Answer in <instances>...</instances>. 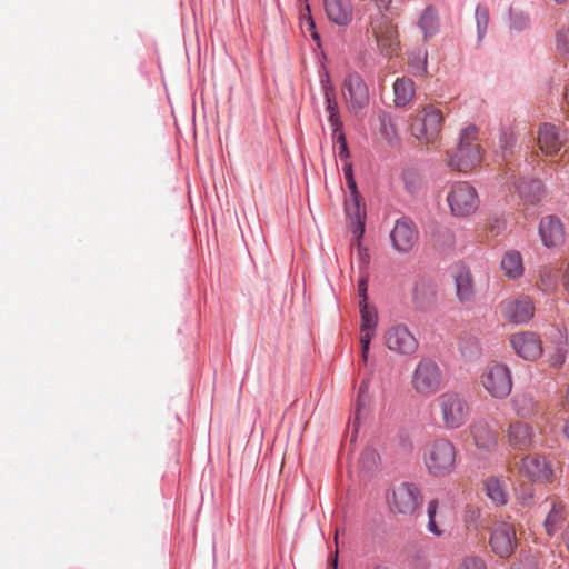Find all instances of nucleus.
Wrapping results in <instances>:
<instances>
[{
  "label": "nucleus",
  "instance_id": "1",
  "mask_svg": "<svg viewBox=\"0 0 569 569\" xmlns=\"http://www.w3.org/2000/svg\"><path fill=\"white\" fill-rule=\"evenodd\" d=\"M436 405L447 429H458L469 420L471 406L467 392L448 390L438 396Z\"/></svg>",
  "mask_w": 569,
  "mask_h": 569
},
{
  "label": "nucleus",
  "instance_id": "2",
  "mask_svg": "<svg viewBox=\"0 0 569 569\" xmlns=\"http://www.w3.org/2000/svg\"><path fill=\"white\" fill-rule=\"evenodd\" d=\"M456 455L453 443L446 438H439L426 446L423 461L430 475L442 477L452 470Z\"/></svg>",
  "mask_w": 569,
  "mask_h": 569
},
{
  "label": "nucleus",
  "instance_id": "3",
  "mask_svg": "<svg viewBox=\"0 0 569 569\" xmlns=\"http://www.w3.org/2000/svg\"><path fill=\"white\" fill-rule=\"evenodd\" d=\"M477 134L476 126H469L461 131L457 150L449 156L448 164L451 168L468 171L481 162V149L475 143Z\"/></svg>",
  "mask_w": 569,
  "mask_h": 569
},
{
  "label": "nucleus",
  "instance_id": "4",
  "mask_svg": "<svg viewBox=\"0 0 569 569\" xmlns=\"http://www.w3.org/2000/svg\"><path fill=\"white\" fill-rule=\"evenodd\" d=\"M445 375L441 367L431 358H422L411 376L412 389L420 396L437 393L443 385Z\"/></svg>",
  "mask_w": 569,
  "mask_h": 569
},
{
  "label": "nucleus",
  "instance_id": "5",
  "mask_svg": "<svg viewBox=\"0 0 569 569\" xmlns=\"http://www.w3.org/2000/svg\"><path fill=\"white\" fill-rule=\"evenodd\" d=\"M370 30L385 57H391L400 48L398 27L386 12H377L370 18Z\"/></svg>",
  "mask_w": 569,
  "mask_h": 569
},
{
  "label": "nucleus",
  "instance_id": "6",
  "mask_svg": "<svg viewBox=\"0 0 569 569\" xmlns=\"http://www.w3.org/2000/svg\"><path fill=\"white\" fill-rule=\"evenodd\" d=\"M443 114L433 104L426 106L418 118L411 124L412 134L420 141L433 143L441 131Z\"/></svg>",
  "mask_w": 569,
  "mask_h": 569
},
{
  "label": "nucleus",
  "instance_id": "7",
  "mask_svg": "<svg viewBox=\"0 0 569 569\" xmlns=\"http://www.w3.org/2000/svg\"><path fill=\"white\" fill-rule=\"evenodd\" d=\"M489 546L492 552L499 558H509L517 548V536L513 523L505 520H495L490 527Z\"/></svg>",
  "mask_w": 569,
  "mask_h": 569
},
{
  "label": "nucleus",
  "instance_id": "8",
  "mask_svg": "<svg viewBox=\"0 0 569 569\" xmlns=\"http://www.w3.org/2000/svg\"><path fill=\"white\" fill-rule=\"evenodd\" d=\"M482 385L491 397L497 399L507 398L512 389L510 369L503 363L490 365L482 376Z\"/></svg>",
  "mask_w": 569,
  "mask_h": 569
},
{
  "label": "nucleus",
  "instance_id": "9",
  "mask_svg": "<svg viewBox=\"0 0 569 569\" xmlns=\"http://www.w3.org/2000/svg\"><path fill=\"white\" fill-rule=\"evenodd\" d=\"M448 202L452 214L465 217L476 211L479 200L473 187L467 182H458L452 186Z\"/></svg>",
  "mask_w": 569,
  "mask_h": 569
},
{
  "label": "nucleus",
  "instance_id": "10",
  "mask_svg": "<svg viewBox=\"0 0 569 569\" xmlns=\"http://www.w3.org/2000/svg\"><path fill=\"white\" fill-rule=\"evenodd\" d=\"M535 311L532 298L525 295L506 299L500 303L502 317L515 325L528 323L533 318Z\"/></svg>",
  "mask_w": 569,
  "mask_h": 569
},
{
  "label": "nucleus",
  "instance_id": "11",
  "mask_svg": "<svg viewBox=\"0 0 569 569\" xmlns=\"http://www.w3.org/2000/svg\"><path fill=\"white\" fill-rule=\"evenodd\" d=\"M342 92L349 110L353 113L362 110L369 103L368 87L358 73H349L346 76Z\"/></svg>",
  "mask_w": 569,
  "mask_h": 569
},
{
  "label": "nucleus",
  "instance_id": "12",
  "mask_svg": "<svg viewBox=\"0 0 569 569\" xmlns=\"http://www.w3.org/2000/svg\"><path fill=\"white\" fill-rule=\"evenodd\" d=\"M509 341L516 355L527 361H535L542 355L541 338L533 331L513 333L510 336Z\"/></svg>",
  "mask_w": 569,
  "mask_h": 569
},
{
  "label": "nucleus",
  "instance_id": "13",
  "mask_svg": "<svg viewBox=\"0 0 569 569\" xmlns=\"http://www.w3.org/2000/svg\"><path fill=\"white\" fill-rule=\"evenodd\" d=\"M518 472L533 481L551 482L553 470L546 458L540 455H529L517 463Z\"/></svg>",
  "mask_w": 569,
  "mask_h": 569
},
{
  "label": "nucleus",
  "instance_id": "14",
  "mask_svg": "<svg viewBox=\"0 0 569 569\" xmlns=\"http://www.w3.org/2000/svg\"><path fill=\"white\" fill-rule=\"evenodd\" d=\"M387 347L400 355H412L418 349V341L405 325H396L385 335Z\"/></svg>",
  "mask_w": 569,
  "mask_h": 569
},
{
  "label": "nucleus",
  "instance_id": "15",
  "mask_svg": "<svg viewBox=\"0 0 569 569\" xmlns=\"http://www.w3.org/2000/svg\"><path fill=\"white\" fill-rule=\"evenodd\" d=\"M422 503L420 489L411 482H403L393 490V506L402 515H412Z\"/></svg>",
  "mask_w": 569,
  "mask_h": 569
},
{
  "label": "nucleus",
  "instance_id": "16",
  "mask_svg": "<svg viewBox=\"0 0 569 569\" xmlns=\"http://www.w3.org/2000/svg\"><path fill=\"white\" fill-rule=\"evenodd\" d=\"M360 316H361V360L367 362L370 350V343L375 336V330L378 323V315L376 309L370 306L367 301L359 302Z\"/></svg>",
  "mask_w": 569,
  "mask_h": 569
},
{
  "label": "nucleus",
  "instance_id": "17",
  "mask_svg": "<svg viewBox=\"0 0 569 569\" xmlns=\"http://www.w3.org/2000/svg\"><path fill=\"white\" fill-rule=\"evenodd\" d=\"M390 238L393 248L399 252H408L412 249L418 240V231L413 221L409 218L402 217L397 220Z\"/></svg>",
  "mask_w": 569,
  "mask_h": 569
},
{
  "label": "nucleus",
  "instance_id": "18",
  "mask_svg": "<svg viewBox=\"0 0 569 569\" xmlns=\"http://www.w3.org/2000/svg\"><path fill=\"white\" fill-rule=\"evenodd\" d=\"M566 141V133L551 123L539 127L538 143L540 150L547 156H556Z\"/></svg>",
  "mask_w": 569,
  "mask_h": 569
},
{
  "label": "nucleus",
  "instance_id": "19",
  "mask_svg": "<svg viewBox=\"0 0 569 569\" xmlns=\"http://www.w3.org/2000/svg\"><path fill=\"white\" fill-rule=\"evenodd\" d=\"M345 211L351 232L359 241L365 233L366 208L361 198L349 197L345 200Z\"/></svg>",
  "mask_w": 569,
  "mask_h": 569
},
{
  "label": "nucleus",
  "instance_id": "20",
  "mask_svg": "<svg viewBox=\"0 0 569 569\" xmlns=\"http://www.w3.org/2000/svg\"><path fill=\"white\" fill-rule=\"evenodd\" d=\"M539 234L547 248L557 247L565 240L563 226L555 216H547L540 220Z\"/></svg>",
  "mask_w": 569,
  "mask_h": 569
},
{
  "label": "nucleus",
  "instance_id": "21",
  "mask_svg": "<svg viewBox=\"0 0 569 569\" xmlns=\"http://www.w3.org/2000/svg\"><path fill=\"white\" fill-rule=\"evenodd\" d=\"M456 284V295L461 303L472 302L475 299V284L470 270L466 266H457L452 271Z\"/></svg>",
  "mask_w": 569,
  "mask_h": 569
},
{
  "label": "nucleus",
  "instance_id": "22",
  "mask_svg": "<svg viewBox=\"0 0 569 569\" xmlns=\"http://www.w3.org/2000/svg\"><path fill=\"white\" fill-rule=\"evenodd\" d=\"M437 299V289L435 282L426 277L416 280L412 300L420 310H427L432 307Z\"/></svg>",
  "mask_w": 569,
  "mask_h": 569
},
{
  "label": "nucleus",
  "instance_id": "23",
  "mask_svg": "<svg viewBox=\"0 0 569 569\" xmlns=\"http://www.w3.org/2000/svg\"><path fill=\"white\" fill-rule=\"evenodd\" d=\"M327 17L333 23L345 27L352 21L353 8L350 0H325Z\"/></svg>",
  "mask_w": 569,
  "mask_h": 569
},
{
  "label": "nucleus",
  "instance_id": "24",
  "mask_svg": "<svg viewBox=\"0 0 569 569\" xmlns=\"http://www.w3.org/2000/svg\"><path fill=\"white\" fill-rule=\"evenodd\" d=\"M546 502L550 503V510L545 519L543 526L549 536L560 531L566 520V506L557 498H548Z\"/></svg>",
  "mask_w": 569,
  "mask_h": 569
},
{
  "label": "nucleus",
  "instance_id": "25",
  "mask_svg": "<svg viewBox=\"0 0 569 569\" xmlns=\"http://www.w3.org/2000/svg\"><path fill=\"white\" fill-rule=\"evenodd\" d=\"M508 442L513 449L527 450L532 443V429L523 422L510 423Z\"/></svg>",
  "mask_w": 569,
  "mask_h": 569
},
{
  "label": "nucleus",
  "instance_id": "26",
  "mask_svg": "<svg viewBox=\"0 0 569 569\" xmlns=\"http://www.w3.org/2000/svg\"><path fill=\"white\" fill-rule=\"evenodd\" d=\"M418 27L423 34V42H428L439 32V13L433 6L423 9L418 20Z\"/></svg>",
  "mask_w": 569,
  "mask_h": 569
},
{
  "label": "nucleus",
  "instance_id": "27",
  "mask_svg": "<svg viewBox=\"0 0 569 569\" xmlns=\"http://www.w3.org/2000/svg\"><path fill=\"white\" fill-rule=\"evenodd\" d=\"M519 196L529 203L540 201L543 193L542 182L538 179L522 178L513 182Z\"/></svg>",
  "mask_w": 569,
  "mask_h": 569
},
{
  "label": "nucleus",
  "instance_id": "28",
  "mask_svg": "<svg viewBox=\"0 0 569 569\" xmlns=\"http://www.w3.org/2000/svg\"><path fill=\"white\" fill-rule=\"evenodd\" d=\"M532 24L531 16L528 11L510 7L508 10V30L511 34H519L530 30Z\"/></svg>",
  "mask_w": 569,
  "mask_h": 569
},
{
  "label": "nucleus",
  "instance_id": "29",
  "mask_svg": "<svg viewBox=\"0 0 569 569\" xmlns=\"http://www.w3.org/2000/svg\"><path fill=\"white\" fill-rule=\"evenodd\" d=\"M471 433L478 448L490 451L497 446L496 433L486 421H477L471 426Z\"/></svg>",
  "mask_w": 569,
  "mask_h": 569
},
{
  "label": "nucleus",
  "instance_id": "30",
  "mask_svg": "<svg viewBox=\"0 0 569 569\" xmlns=\"http://www.w3.org/2000/svg\"><path fill=\"white\" fill-rule=\"evenodd\" d=\"M323 97L326 101V112L332 131L342 129L343 123L340 118L339 106L336 98V91L331 86H323Z\"/></svg>",
  "mask_w": 569,
  "mask_h": 569
},
{
  "label": "nucleus",
  "instance_id": "31",
  "mask_svg": "<svg viewBox=\"0 0 569 569\" xmlns=\"http://www.w3.org/2000/svg\"><path fill=\"white\" fill-rule=\"evenodd\" d=\"M395 104L397 107L407 106L416 94V87L410 78H398L393 83Z\"/></svg>",
  "mask_w": 569,
  "mask_h": 569
},
{
  "label": "nucleus",
  "instance_id": "32",
  "mask_svg": "<svg viewBox=\"0 0 569 569\" xmlns=\"http://www.w3.org/2000/svg\"><path fill=\"white\" fill-rule=\"evenodd\" d=\"M501 269L510 279H518L523 274L522 257L519 251H507L501 259Z\"/></svg>",
  "mask_w": 569,
  "mask_h": 569
},
{
  "label": "nucleus",
  "instance_id": "33",
  "mask_svg": "<svg viewBox=\"0 0 569 569\" xmlns=\"http://www.w3.org/2000/svg\"><path fill=\"white\" fill-rule=\"evenodd\" d=\"M409 69L415 77L428 76V51L425 48H416L408 56Z\"/></svg>",
  "mask_w": 569,
  "mask_h": 569
},
{
  "label": "nucleus",
  "instance_id": "34",
  "mask_svg": "<svg viewBox=\"0 0 569 569\" xmlns=\"http://www.w3.org/2000/svg\"><path fill=\"white\" fill-rule=\"evenodd\" d=\"M485 490L488 498L497 506H503L508 501V493L502 480L490 477L485 481Z\"/></svg>",
  "mask_w": 569,
  "mask_h": 569
},
{
  "label": "nucleus",
  "instance_id": "35",
  "mask_svg": "<svg viewBox=\"0 0 569 569\" xmlns=\"http://www.w3.org/2000/svg\"><path fill=\"white\" fill-rule=\"evenodd\" d=\"M512 403L518 416L529 418L537 413V402L531 393H519L512 398Z\"/></svg>",
  "mask_w": 569,
  "mask_h": 569
},
{
  "label": "nucleus",
  "instance_id": "36",
  "mask_svg": "<svg viewBox=\"0 0 569 569\" xmlns=\"http://www.w3.org/2000/svg\"><path fill=\"white\" fill-rule=\"evenodd\" d=\"M475 20L477 27V40L480 43L488 31L490 12L489 8L483 3H478L475 10Z\"/></svg>",
  "mask_w": 569,
  "mask_h": 569
},
{
  "label": "nucleus",
  "instance_id": "37",
  "mask_svg": "<svg viewBox=\"0 0 569 569\" xmlns=\"http://www.w3.org/2000/svg\"><path fill=\"white\" fill-rule=\"evenodd\" d=\"M481 509L468 505L463 510L462 520L468 531L477 532L482 526Z\"/></svg>",
  "mask_w": 569,
  "mask_h": 569
},
{
  "label": "nucleus",
  "instance_id": "38",
  "mask_svg": "<svg viewBox=\"0 0 569 569\" xmlns=\"http://www.w3.org/2000/svg\"><path fill=\"white\" fill-rule=\"evenodd\" d=\"M557 56L569 60V27H561L556 34Z\"/></svg>",
  "mask_w": 569,
  "mask_h": 569
},
{
  "label": "nucleus",
  "instance_id": "39",
  "mask_svg": "<svg viewBox=\"0 0 569 569\" xmlns=\"http://www.w3.org/2000/svg\"><path fill=\"white\" fill-rule=\"evenodd\" d=\"M402 179L405 183L406 190L415 194L419 191L421 187V178L417 170L415 169H407L402 173Z\"/></svg>",
  "mask_w": 569,
  "mask_h": 569
},
{
  "label": "nucleus",
  "instance_id": "40",
  "mask_svg": "<svg viewBox=\"0 0 569 569\" xmlns=\"http://www.w3.org/2000/svg\"><path fill=\"white\" fill-rule=\"evenodd\" d=\"M437 509H438V500L432 499L428 503V507H427V515H428L427 529L432 535L440 537L443 533V531L439 528V526L436 521Z\"/></svg>",
  "mask_w": 569,
  "mask_h": 569
},
{
  "label": "nucleus",
  "instance_id": "41",
  "mask_svg": "<svg viewBox=\"0 0 569 569\" xmlns=\"http://www.w3.org/2000/svg\"><path fill=\"white\" fill-rule=\"evenodd\" d=\"M379 453L373 448H366L360 457L361 467L368 472L375 470L379 463Z\"/></svg>",
  "mask_w": 569,
  "mask_h": 569
},
{
  "label": "nucleus",
  "instance_id": "42",
  "mask_svg": "<svg viewBox=\"0 0 569 569\" xmlns=\"http://www.w3.org/2000/svg\"><path fill=\"white\" fill-rule=\"evenodd\" d=\"M500 148H501V157L503 161H507V157L512 153V148L516 143V138L512 132L503 130L500 133Z\"/></svg>",
  "mask_w": 569,
  "mask_h": 569
},
{
  "label": "nucleus",
  "instance_id": "43",
  "mask_svg": "<svg viewBox=\"0 0 569 569\" xmlns=\"http://www.w3.org/2000/svg\"><path fill=\"white\" fill-rule=\"evenodd\" d=\"M567 347L566 345H558L553 352L549 356V365L552 368L560 369L565 362L567 357Z\"/></svg>",
  "mask_w": 569,
  "mask_h": 569
},
{
  "label": "nucleus",
  "instance_id": "44",
  "mask_svg": "<svg viewBox=\"0 0 569 569\" xmlns=\"http://www.w3.org/2000/svg\"><path fill=\"white\" fill-rule=\"evenodd\" d=\"M331 137H332L333 142L339 144L338 154H339L340 159L348 158L349 150H348L347 139H346V136H345L342 129L332 131Z\"/></svg>",
  "mask_w": 569,
  "mask_h": 569
},
{
  "label": "nucleus",
  "instance_id": "45",
  "mask_svg": "<svg viewBox=\"0 0 569 569\" xmlns=\"http://www.w3.org/2000/svg\"><path fill=\"white\" fill-rule=\"evenodd\" d=\"M459 569H487L482 558L478 556H468L462 560Z\"/></svg>",
  "mask_w": 569,
  "mask_h": 569
},
{
  "label": "nucleus",
  "instance_id": "46",
  "mask_svg": "<svg viewBox=\"0 0 569 569\" xmlns=\"http://www.w3.org/2000/svg\"><path fill=\"white\" fill-rule=\"evenodd\" d=\"M367 386L365 383H362L359 388V395H358V400H357V405H356V410H355V421L357 422L361 415H362V410L365 409V390H366Z\"/></svg>",
  "mask_w": 569,
  "mask_h": 569
},
{
  "label": "nucleus",
  "instance_id": "47",
  "mask_svg": "<svg viewBox=\"0 0 569 569\" xmlns=\"http://www.w3.org/2000/svg\"><path fill=\"white\" fill-rule=\"evenodd\" d=\"M367 290H368V281L365 277H361L358 281V293H359V297L361 298L360 302L367 301V299H368Z\"/></svg>",
  "mask_w": 569,
  "mask_h": 569
},
{
  "label": "nucleus",
  "instance_id": "48",
  "mask_svg": "<svg viewBox=\"0 0 569 569\" xmlns=\"http://www.w3.org/2000/svg\"><path fill=\"white\" fill-rule=\"evenodd\" d=\"M541 282L546 287V289H551L552 287H555L556 282L555 278L551 274V271L541 273Z\"/></svg>",
  "mask_w": 569,
  "mask_h": 569
},
{
  "label": "nucleus",
  "instance_id": "49",
  "mask_svg": "<svg viewBox=\"0 0 569 569\" xmlns=\"http://www.w3.org/2000/svg\"><path fill=\"white\" fill-rule=\"evenodd\" d=\"M346 182H347L348 189L350 190V197L361 198V196H360V193L358 191L355 178L353 177H349V179L346 180Z\"/></svg>",
  "mask_w": 569,
  "mask_h": 569
},
{
  "label": "nucleus",
  "instance_id": "50",
  "mask_svg": "<svg viewBox=\"0 0 569 569\" xmlns=\"http://www.w3.org/2000/svg\"><path fill=\"white\" fill-rule=\"evenodd\" d=\"M302 29L308 32H312L316 29V22L313 18L309 14L306 20L302 22Z\"/></svg>",
  "mask_w": 569,
  "mask_h": 569
},
{
  "label": "nucleus",
  "instance_id": "51",
  "mask_svg": "<svg viewBox=\"0 0 569 569\" xmlns=\"http://www.w3.org/2000/svg\"><path fill=\"white\" fill-rule=\"evenodd\" d=\"M343 173H345V178H346V180H348V179H349V177H353V173H352V167H351V164H350V163H349V164H345V167H343Z\"/></svg>",
  "mask_w": 569,
  "mask_h": 569
},
{
  "label": "nucleus",
  "instance_id": "52",
  "mask_svg": "<svg viewBox=\"0 0 569 569\" xmlns=\"http://www.w3.org/2000/svg\"><path fill=\"white\" fill-rule=\"evenodd\" d=\"M330 566L332 569L338 568V551H336V555L330 559Z\"/></svg>",
  "mask_w": 569,
  "mask_h": 569
},
{
  "label": "nucleus",
  "instance_id": "53",
  "mask_svg": "<svg viewBox=\"0 0 569 569\" xmlns=\"http://www.w3.org/2000/svg\"><path fill=\"white\" fill-rule=\"evenodd\" d=\"M311 38L317 42L318 47H320V34L317 30H313L310 33Z\"/></svg>",
  "mask_w": 569,
  "mask_h": 569
},
{
  "label": "nucleus",
  "instance_id": "54",
  "mask_svg": "<svg viewBox=\"0 0 569 569\" xmlns=\"http://www.w3.org/2000/svg\"><path fill=\"white\" fill-rule=\"evenodd\" d=\"M563 538H565V542H566V546L569 550V523H568V527L566 528V531L563 533Z\"/></svg>",
  "mask_w": 569,
  "mask_h": 569
},
{
  "label": "nucleus",
  "instance_id": "55",
  "mask_svg": "<svg viewBox=\"0 0 569 569\" xmlns=\"http://www.w3.org/2000/svg\"><path fill=\"white\" fill-rule=\"evenodd\" d=\"M563 433L567 437V439L569 440V419L565 421Z\"/></svg>",
  "mask_w": 569,
  "mask_h": 569
},
{
  "label": "nucleus",
  "instance_id": "56",
  "mask_svg": "<svg viewBox=\"0 0 569 569\" xmlns=\"http://www.w3.org/2000/svg\"><path fill=\"white\" fill-rule=\"evenodd\" d=\"M565 99H566L567 103L569 104V80L565 87Z\"/></svg>",
  "mask_w": 569,
  "mask_h": 569
},
{
  "label": "nucleus",
  "instance_id": "57",
  "mask_svg": "<svg viewBox=\"0 0 569 569\" xmlns=\"http://www.w3.org/2000/svg\"><path fill=\"white\" fill-rule=\"evenodd\" d=\"M565 399H566V405L568 406L569 408V382H568V386H567V389H566V396H565Z\"/></svg>",
  "mask_w": 569,
  "mask_h": 569
},
{
  "label": "nucleus",
  "instance_id": "58",
  "mask_svg": "<svg viewBox=\"0 0 569 569\" xmlns=\"http://www.w3.org/2000/svg\"><path fill=\"white\" fill-rule=\"evenodd\" d=\"M558 4L566 3L568 0H555Z\"/></svg>",
  "mask_w": 569,
  "mask_h": 569
},
{
  "label": "nucleus",
  "instance_id": "59",
  "mask_svg": "<svg viewBox=\"0 0 569 569\" xmlns=\"http://www.w3.org/2000/svg\"><path fill=\"white\" fill-rule=\"evenodd\" d=\"M373 569H388V568H386L383 566H376Z\"/></svg>",
  "mask_w": 569,
  "mask_h": 569
},
{
  "label": "nucleus",
  "instance_id": "60",
  "mask_svg": "<svg viewBox=\"0 0 569 569\" xmlns=\"http://www.w3.org/2000/svg\"><path fill=\"white\" fill-rule=\"evenodd\" d=\"M532 499V495H529L528 500ZM526 503H529V501L525 500Z\"/></svg>",
  "mask_w": 569,
  "mask_h": 569
},
{
  "label": "nucleus",
  "instance_id": "61",
  "mask_svg": "<svg viewBox=\"0 0 569 569\" xmlns=\"http://www.w3.org/2000/svg\"><path fill=\"white\" fill-rule=\"evenodd\" d=\"M382 128L385 129L386 134L388 136L386 124H382Z\"/></svg>",
  "mask_w": 569,
  "mask_h": 569
}]
</instances>
